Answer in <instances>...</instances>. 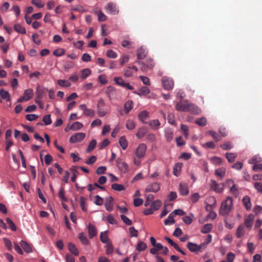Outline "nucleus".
I'll return each mask as SVG.
<instances>
[{
    "mask_svg": "<svg viewBox=\"0 0 262 262\" xmlns=\"http://www.w3.org/2000/svg\"><path fill=\"white\" fill-rule=\"evenodd\" d=\"M176 108L179 111L190 112L192 113L199 114L201 110L192 103L187 101H181L177 103Z\"/></svg>",
    "mask_w": 262,
    "mask_h": 262,
    "instance_id": "obj_1",
    "label": "nucleus"
},
{
    "mask_svg": "<svg viewBox=\"0 0 262 262\" xmlns=\"http://www.w3.org/2000/svg\"><path fill=\"white\" fill-rule=\"evenodd\" d=\"M232 199L228 196L223 201L221 204L220 212L222 215H227L231 210L232 205Z\"/></svg>",
    "mask_w": 262,
    "mask_h": 262,
    "instance_id": "obj_2",
    "label": "nucleus"
},
{
    "mask_svg": "<svg viewBox=\"0 0 262 262\" xmlns=\"http://www.w3.org/2000/svg\"><path fill=\"white\" fill-rule=\"evenodd\" d=\"M97 113L100 117L105 116L108 113L107 108L105 107V103L102 98H100L97 102Z\"/></svg>",
    "mask_w": 262,
    "mask_h": 262,
    "instance_id": "obj_3",
    "label": "nucleus"
},
{
    "mask_svg": "<svg viewBox=\"0 0 262 262\" xmlns=\"http://www.w3.org/2000/svg\"><path fill=\"white\" fill-rule=\"evenodd\" d=\"M161 82L165 90L169 91L173 88L174 81L170 77L167 76L163 77L161 79Z\"/></svg>",
    "mask_w": 262,
    "mask_h": 262,
    "instance_id": "obj_4",
    "label": "nucleus"
},
{
    "mask_svg": "<svg viewBox=\"0 0 262 262\" xmlns=\"http://www.w3.org/2000/svg\"><path fill=\"white\" fill-rule=\"evenodd\" d=\"M116 166L122 173H125L129 171L128 164L121 158L116 160Z\"/></svg>",
    "mask_w": 262,
    "mask_h": 262,
    "instance_id": "obj_5",
    "label": "nucleus"
},
{
    "mask_svg": "<svg viewBox=\"0 0 262 262\" xmlns=\"http://www.w3.org/2000/svg\"><path fill=\"white\" fill-rule=\"evenodd\" d=\"M147 150V146L144 143H140L135 150V154L136 157L142 158L144 157Z\"/></svg>",
    "mask_w": 262,
    "mask_h": 262,
    "instance_id": "obj_6",
    "label": "nucleus"
},
{
    "mask_svg": "<svg viewBox=\"0 0 262 262\" xmlns=\"http://www.w3.org/2000/svg\"><path fill=\"white\" fill-rule=\"evenodd\" d=\"M225 184L229 188L230 192L234 195H237L239 193V189L237 186L234 183L232 180H227Z\"/></svg>",
    "mask_w": 262,
    "mask_h": 262,
    "instance_id": "obj_7",
    "label": "nucleus"
},
{
    "mask_svg": "<svg viewBox=\"0 0 262 262\" xmlns=\"http://www.w3.org/2000/svg\"><path fill=\"white\" fill-rule=\"evenodd\" d=\"M33 96V91L32 89H29L26 90L23 94V95L20 97L17 100L18 102H21L23 101H28Z\"/></svg>",
    "mask_w": 262,
    "mask_h": 262,
    "instance_id": "obj_8",
    "label": "nucleus"
},
{
    "mask_svg": "<svg viewBox=\"0 0 262 262\" xmlns=\"http://www.w3.org/2000/svg\"><path fill=\"white\" fill-rule=\"evenodd\" d=\"M85 137V134L83 133H76L70 138V142L72 143H75L81 141Z\"/></svg>",
    "mask_w": 262,
    "mask_h": 262,
    "instance_id": "obj_9",
    "label": "nucleus"
},
{
    "mask_svg": "<svg viewBox=\"0 0 262 262\" xmlns=\"http://www.w3.org/2000/svg\"><path fill=\"white\" fill-rule=\"evenodd\" d=\"M114 80L115 83L118 85H120L122 87H124L127 88L128 90H133V87L131 85H130L128 83H126L124 82L123 79L120 77H115L114 78Z\"/></svg>",
    "mask_w": 262,
    "mask_h": 262,
    "instance_id": "obj_10",
    "label": "nucleus"
},
{
    "mask_svg": "<svg viewBox=\"0 0 262 262\" xmlns=\"http://www.w3.org/2000/svg\"><path fill=\"white\" fill-rule=\"evenodd\" d=\"M79 108L83 111L84 115L90 117H93L95 116V113L94 111L92 109L87 108L85 104H81L79 106Z\"/></svg>",
    "mask_w": 262,
    "mask_h": 262,
    "instance_id": "obj_11",
    "label": "nucleus"
},
{
    "mask_svg": "<svg viewBox=\"0 0 262 262\" xmlns=\"http://www.w3.org/2000/svg\"><path fill=\"white\" fill-rule=\"evenodd\" d=\"M179 191L181 195H187L189 192L188 184L185 183L181 182L179 184Z\"/></svg>",
    "mask_w": 262,
    "mask_h": 262,
    "instance_id": "obj_12",
    "label": "nucleus"
},
{
    "mask_svg": "<svg viewBox=\"0 0 262 262\" xmlns=\"http://www.w3.org/2000/svg\"><path fill=\"white\" fill-rule=\"evenodd\" d=\"M211 187L216 192L220 193L224 190V185L223 184H218L215 181H212Z\"/></svg>",
    "mask_w": 262,
    "mask_h": 262,
    "instance_id": "obj_13",
    "label": "nucleus"
},
{
    "mask_svg": "<svg viewBox=\"0 0 262 262\" xmlns=\"http://www.w3.org/2000/svg\"><path fill=\"white\" fill-rule=\"evenodd\" d=\"M105 10L108 13L112 15H115L118 13V10L116 5L112 3H110L107 4L105 7Z\"/></svg>",
    "mask_w": 262,
    "mask_h": 262,
    "instance_id": "obj_14",
    "label": "nucleus"
},
{
    "mask_svg": "<svg viewBox=\"0 0 262 262\" xmlns=\"http://www.w3.org/2000/svg\"><path fill=\"white\" fill-rule=\"evenodd\" d=\"M160 189V184L158 182H155L150 185H149L146 188L145 190L147 192H157Z\"/></svg>",
    "mask_w": 262,
    "mask_h": 262,
    "instance_id": "obj_15",
    "label": "nucleus"
},
{
    "mask_svg": "<svg viewBox=\"0 0 262 262\" xmlns=\"http://www.w3.org/2000/svg\"><path fill=\"white\" fill-rule=\"evenodd\" d=\"M254 215L252 214H249L245 219L244 224L245 226L250 230L253 224Z\"/></svg>",
    "mask_w": 262,
    "mask_h": 262,
    "instance_id": "obj_16",
    "label": "nucleus"
},
{
    "mask_svg": "<svg viewBox=\"0 0 262 262\" xmlns=\"http://www.w3.org/2000/svg\"><path fill=\"white\" fill-rule=\"evenodd\" d=\"M113 202L114 200L112 196L107 197L105 199V206L106 209L111 211L113 209Z\"/></svg>",
    "mask_w": 262,
    "mask_h": 262,
    "instance_id": "obj_17",
    "label": "nucleus"
},
{
    "mask_svg": "<svg viewBox=\"0 0 262 262\" xmlns=\"http://www.w3.org/2000/svg\"><path fill=\"white\" fill-rule=\"evenodd\" d=\"M20 245L26 252L29 253L32 252L31 247L26 241L23 240L21 241L20 242Z\"/></svg>",
    "mask_w": 262,
    "mask_h": 262,
    "instance_id": "obj_18",
    "label": "nucleus"
},
{
    "mask_svg": "<svg viewBox=\"0 0 262 262\" xmlns=\"http://www.w3.org/2000/svg\"><path fill=\"white\" fill-rule=\"evenodd\" d=\"M88 232L90 238H92L97 235V232L95 227L90 224L88 227Z\"/></svg>",
    "mask_w": 262,
    "mask_h": 262,
    "instance_id": "obj_19",
    "label": "nucleus"
},
{
    "mask_svg": "<svg viewBox=\"0 0 262 262\" xmlns=\"http://www.w3.org/2000/svg\"><path fill=\"white\" fill-rule=\"evenodd\" d=\"M80 73L81 78L82 79H85L92 74V71L89 68H86L81 70Z\"/></svg>",
    "mask_w": 262,
    "mask_h": 262,
    "instance_id": "obj_20",
    "label": "nucleus"
},
{
    "mask_svg": "<svg viewBox=\"0 0 262 262\" xmlns=\"http://www.w3.org/2000/svg\"><path fill=\"white\" fill-rule=\"evenodd\" d=\"M119 143L123 150L126 149L128 146V142L124 136L120 138Z\"/></svg>",
    "mask_w": 262,
    "mask_h": 262,
    "instance_id": "obj_21",
    "label": "nucleus"
},
{
    "mask_svg": "<svg viewBox=\"0 0 262 262\" xmlns=\"http://www.w3.org/2000/svg\"><path fill=\"white\" fill-rule=\"evenodd\" d=\"M57 82L58 84L61 87L68 88L71 85L70 82L66 79H59L57 80Z\"/></svg>",
    "mask_w": 262,
    "mask_h": 262,
    "instance_id": "obj_22",
    "label": "nucleus"
},
{
    "mask_svg": "<svg viewBox=\"0 0 262 262\" xmlns=\"http://www.w3.org/2000/svg\"><path fill=\"white\" fill-rule=\"evenodd\" d=\"M187 248L191 252H199L198 245L193 243L188 242L187 244Z\"/></svg>",
    "mask_w": 262,
    "mask_h": 262,
    "instance_id": "obj_23",
    "label": "nucleus"
},
{
    "mask_svg": "<svg viewBox=\"0 0 262 262\" xmlns=\"http://www.w3.org/2000/svg\"><path fill=\"white\" fill-rule=\"evenodd\" d=\"M0 96L2 99L9 101L10 100V96L9 92L3 89L0 90Z\"/></svg>",
    "mask_w": 262,
    "mask_h": 262,
    "instance_id": "obj_24",
    "label": "nucleus"
},
{
    "mask_svg": "<svg viewBox=\"0 0 262 262\" xmlns=\"http://www.w3.org/2000/svg\"><path fill=\"white\" fill-rule=\"evenodd\" d=\"M165 137L167 141H170L173 138V132L171 129L167 128L165 130Z\"/></svg>",
    "mask_w": 262,
    "mask_h": 262,
    "instance_id": "obj_25",
    "label": "nucleus"
},
{
    "mask_svg": "<svg viewBox=\"0 0 262 262\" xmlns=\"http://www.w3.org/2000/svg\"><path fill=\"white\" fill-rule=\"evenodd\" d=\"M83 126V125L81 122L77 121L72 124L70 129L73 130H77L82 128Z\"/></svg>",
    "mask_w": 262,
    "mask_h": 262,
    "instance_id": "obj_26",
    "label": "nucleus"
},
{
    "mask_svg": "<svg viewBox=\"0 0 262 262\" xmlns=\"http://www.w3.org/2000/svg\"><path fill=\"white\" fill-rule=\"evenodd\" d=\"M133 102L131 100L127 101L125 102L124 106V109L125 112L127 114L133 108Z\"/></svg>",
    "mask_w": 262,
    "mask_h": 262,
    "instance_id": "obj_27",
    "label": "nucleus"
},
{
    "mask_svg": "<svg viewBox=\"0 0 262 262\" xmlns=\"http://www.w3.org/2000/svg\"><path fill=\"white\" fill-rule=\"evenodd\" d=\"M147 52L143 47L140 48L138 50L137 57L139 59H143L146 55Z\"/></svg>",
    "mask_w": 262,
    "mask_h": 262,
    "instance_id": "obj_28",
    "label": "nucleus"
},
{
    "mask_svg": "<svg viewBox=\"0 0 262 262\" xmlns=\"http://www.w3.org/2000/svg\"><path fill=\"white\" fill-rule=\"evenodd\" d=\"M148 116V112L146 111H143L139 114L138 118L141 121L144 123L145 121L147 119Z\"/></svg>",
    "mask_w": 262,
    "mask_h": 262,
    "instance_id": "obj_29",
    "label": "nucleus"
},
{
    "mask_svg": "<svg viewBox=\"0 0 262 262\" xmlns=\"http://www.w3.org/2000/svg\"><path fill=\"white\" fill-rule=\"evenodd\" d=\"M78 238L80 239L82 244L84 245H88L89 243V240L86 235L82 232L78 234Z\"/></svg>",
    "mask_w": 262,
    "mask_h": 262,
    "instance_id": "obj_30",
    "label": "nucleus"
},
{
    "mask_svg": "<svg viewBox=\"0 0 262 262\" xmlns=\"http://www.w3.org/2000/svg\"><path fill=\"white\" fill-rule=\"evenodd\" d=\"M242 201L246 209L248 210L250 209L251 207V203L250 198L248 197V196H245V197L243 198Z\"/></svg>",
    "mask_w": 262,
    "mask_h": 262,
    "instance_id": "obj_31",
    "label": "nucleus"
},
{
    "mask_svg": "<svg viewBox=\"0 0 262 262\" xmlns=\"http://www.w3.org/2000/svg\"><path fill=\"white\" fill-rule=\"evenodd\" d=\"M111 188L114 190L118 191H121L125 190V187L123 185L118 183L113 184L111 185Z\"/></svg>",
    "mask_w": 262,
    "mask_h": 262,
    "instance_id": "obj_32",
    "label": "nucleus"
},
{
    "mask_svg": "<svg viewBox=\"0 0 262 262\" xmlns=\"http://www.w3.org/2000/svg\"><path fill=\"white\" fill-rule=\"evenodd\" d=\"M208 201L211 203V204H208L206 205V209L207 210H211L215 207V199L214 197L211 196L208 199Z\"/></svg>",
    "mask_w": 262,
    "mask_h": 262,
    "instance_id": "obj_33",
    "label": "nucleus"
},
{
    "mask_svg": "<svg viewBox=\"0 0 262 262\" xmlns=\"http://www.w3.org/2000/svg\"><path fill=\"white\" fill-rule=\"evenodd\" d=\"M173 213H170L168 217L165 220L164 224L166 225H169L174 223Z\"/></svg>",
    "mask_w": 262,
    "mask_h": 262,
    "instance_id": "obj_34",
    "label": "nucleus"
},
{
    "mask_svg": "<svg viewBox=\"0 0 262 262\" xmlns=\"http://www.w3.org/2000/svg\"><path fill=\"white\" fill-rule=\"evenodd\" d=\"M146 133V129L144 127H141L138 130L136 135L138 138H142L144 136Z\"/></svg>",
    "mask_w": 262,
    "mask_h": 262,
    "instance_id": "obj_35",
    "label": "nucleus"
},
{
    "mask_svg": "<svg viewBox=\"0 0 262 262\" xmlns=\"http://www.w3.org/2000/svg\"><path fill=\"white\" fill-rule=\"evenodd\" d=\"M14 30L18 33L20 34H25L26 33V29L19 24H16L14 26Z\"/></svg>",
    "mask_w": 262,
    "mask_h": 262,
    "instance_id": "obj_36",
    "label": "nucleus"
},
{
    "mask_svg": "<svg viewBox=\"0 0 262 262\" xmlns=\"http://www.w3.org/2000/svg\"><path fill=\"white\" fill-rule=\"evenodd\" d=\"M69 250L75 255H78L79 252L74 244L69 243L68 245Z\"/></svg>",
    "mask_w": 262,
    "mask_h": 262,
    "instance_id": "obj_37",
    "label": "nucleus"
},
{
    "mask_svg": "<svg viewBox=\"0 0 262 262\" xmlns=\"http://www.w3.org/2000/svg\"><path fill=\"white\" fill-rule=\"evenodd\" d=\"M181 167L182 164L181 163H177L174 165L173 170V173L174 176L178 177L179 175L181 170Z\"/></svg>",
    "mask_w": 262,
    "mask_h": 262,
    "instance_id": "obj_38",
    "label": "nucleus"
},
{
    "mask_svg": "<svg viewBox=\"0 0 262 262\" xmlns=\"http://www.w3.org/2000/svg\"><path fill=\"white\" fill-rule=\"evenodd\" d=\"M136 127V123L133 120L128 119L126 122V127L129 130L134 129Z\"/></svg>",
    "mask_w": 262,
    "mask_h": 262,
    "instance_id": "obj_39",
    "label": "nucleus"
},
{
    "mask_svg": "<svg viewBox=\"0 0 262 262\" xmlns=\"http://www.w3.org/2000/svg\"><path fill=\"white\" fill-rule=\"evenodd\" d=\"M245 231L243 226H239L236 230V236L237 238L243 236L245 234Z\"/></svg>",
    "mask_w": 262,
    "mask_h": 262,
    "instance_id": "obj_40",
    "label": "nucleus"
},
{
    "mask_svg": "<svg viewBox=\"0 0 262 262\" xmlns=\"http://www.w3.org/2000/svg\"><path fill=\"white\" fill-rule=\"evenodd\" d=\"M66 51L63 48H58L55 50L53 53V55L57 57H60L64 55Z\"/></svg>",
    "mask_w": 262,
    "mask_h": 262,
    "instance_id": "obj_41",
    "label": "nucleus"
},
{
    "mask_svg": "<svg viewBox=\"0 0 262 262\" xmlns=\"http://www.w3.org/2000/svg\"><path fill=\"white\" fill-rule=\"evenodd\" d=\"M95 13L97 14L98 17V20L100 21H105L106 19V15L102 13L101 10H98L95 11Z\"/></svg>",
    "mask_w": 262,
    "mask_h": 262,
    "instance_id": "obj_42",
    "label": "nucleus"
},
{
    "mask_svg": "<svg viewBox=\"0 0 262 262\" xmlns=\"http://www.w3.org/2000/svg\"><path fill=\"white\" fill-rule=\"evenodd\" d=\"M105 247L107 254H110L113 252L114 248L111 242L105 243Z\"/></svg>",
    "mask_w": 262,
    "mask_h": 262,
    "instance_id": "obj_43",
    "label": "nucleus"
},
{
    "mask_svg": "<svg viewBox=\"0 0 262 262\" xmlns=\"http://www.w3.org/2000/svg\"><path fill=\"white\" fill-rule=\"evenodd\" d=\"M100 237L101 241L104 244L110 242L108 237L106 231L101 233Z\"/></svg>",
    "mask_w": 262,
    "mask_h": 262,
    "instance_id": "obj_44",
    "label": "nucleus"
},
{
    "mask_svg": "<svg viewBox=\"0 0 262 262\" xmlns=\"http://www.w3.org/2000/svg\"><path fill=\"white\" fill-rule=\"evenodd\" d=\"M99 82L102 85L106 84L108 82L107 77L104 74H101L98 77Z\"/></svg>",
    "mask_w": 262,
    "mask_h": 262,
    "instance_id": "obj_45",
    "label": "nucleus"
},
{
    "mask_svg": "<svg viewBox=\"0 0 262 262\" xmlns=\"http://www.w3.org/2000/svg\"><path fill=\"white\" fill-rule=\"evenodd\" d=\"M161 205V201L159 200H156L152 203L151 205V207L154 210H157L159 209Z\"/></svg>",
    "mask_w": 262,
    "mask_h": 262,
    "instance_id": "obj_46",
    "label": "nucleus"
},
{
    "mask_svg": "<svg viewBox=\"0 0 262 262\" xmlns=\"http://www.w3.org/2000/svg\"><path fill=\"white\" fill-rule=\"evenodd\" d=\"M212 228V225L211 224H207L205 225L201 230V232L203 233H207L209 232Z\"/></svg>",
    "mask_w": 262,
    "mask_h": 262,
    "instance_id": "obj_47",
    "label": "nucleus"
},
{
    "mask_svg": "<svg viewBox=\"0 0 262 262\" xmlns=\"http://www.w3.org/2000/svg\"><path fill=\"white\" fill-rule=\"evenodd\" d=\"M149 125L151 128L154 129H158L160 125V123L158 120L155 119L151 120L149 122Z\"/></svg>",
    "mask_w": 262,
    "mask_h": 262,
    "instance_id": "obj_48",
    "label": "nucleus"
},
{
    "mask_svg": "<svg viewBox=\"0 0 262 262\" xmlns=\"http://www.w3.org/2000/svg\"><path fill=\"white\" fill-rule=\"evenodd\" d=\"M149 93V90L146 86H143L141 88L138 94L140 96L141 95H146Z\"/></svg>",
    "mask_w": 262,
    "mask_h": 262,
    "instance_id": "obj_49",
    "label": "nucleus"
},
{
    "mask_svg": "<svg viewBox=\"0 0 262 262\" xmlns=\"http://www.w3.org/2000/svg\"><path fill=\"white\" fill-rule=\"evenodd\" d=\"M235 257V255L233 253L229 252L227 255V260H223L222 262H233Z\"/></svg>",
    "mask_w": 262,
    "mask_h": 262,
    "instance_id": "obj_50",
    "label": "nucleus"
},
{
    "mask_svg": "<svg viewBox=\"0 0 262 262\" xmlns=\"http://www.w3.org/2000/svg\"><path fill=\"white\" fill-rule=\"evenodd\" d=\"M262 160L261 157L258 156H255L249 160V163L250 164H257V163L260 162Z\"/></svg>",
    "mask_w": 262,
    "mask_h": 262,
    "instance_id": "obj_51",
    "label": "nucleus"
},
{
    "mask_svg": "<svg viewBox=\"0 0 262 262\" xmlns=\"http://www.w3.org/2000/svg\"><path fill=\"white\" fill-rule=\"evenodd\" d=\"M147 246L145 243L140 241L137 246V250L139 251H142L146 249Z\"/></svg>",
    "mask_w": 262,
    "mask_h": 262,
    "instance_id": "obj_52",
    "label": "nucleus"
},
{
    "mask_svg": "<svg viewBox=\"0 0 262 262\" xmlns=\"http://www.w3.org/2000/svg\"><path fill=\"white\" fill-rule=\"evenodd\" d=\"M97 144L96 140L95 139L92 140L90 143H89L88 147L86 149V151L88 152H90L91 150H92L96 146Z\"/></svg>",
    "mask_w": 262,
    "mask_h": 262,
    "instance_id": "obj_53",
    "label": "nucleus"
},
{
    "mask_svg": "<svg viewBox=\"0 0 262 262\" xmlns=\"http://www.w3.org/2000/svg\"><path fill=\"white\" fill-rule=\"evenodd\" d=\"M80 205L83 211H85L86 210L87 207L86 205V199L84 197H80Z\"/></svg>",
    "mask_w": 262,
    "mask_h": 262,
    "instance_id": "obj_54",
    "label": "nucleus"
},
{
    "mask_svg": "<svg viewBox=\"0 0 262 262\" xmlns=\"http://www.w3.org/2000/svg\"><path fill=\"white\" fill-rule=\"evenodd\" d=\"M42 121L46 125H50L52 123L50 115H45L42 118Z\"/></svg>",
    "mask_w": 262,
    "mask_h": 262,
    "instance_id": "obj_55",
    "label": "nucleus"
},
{
    "mask_svg": "<svg viewBox=\"0 0 262 262\" xmlns=\"http://www.w3.org/2000/svg\"><path fill=\"white\" fill-rule=\"evenodd\" d=\"M226 156L228 159V161L231 163L234 161L235 158L236 157V155L234 153H227Z\"/></svg>",
    "mask_w": 262,
    "mask_h": 262,
    "instance_id": "obj_56",
    "label": "nucleus"
},
{
    "mask_svg": "<svg viewBox=\"0 0 262 262\" xmlns=\"http://www.w3.org/2000/svg\"><path fill=\"white\" fill-rule=\"evenodd\" d=\"M194 217L193 214L191 213L190 216H186L183 217V222L187 225L190 224L192 221V218Z\"/></svg>",
    "mask_w": 262,
    "mask_h": 262,
    "instance_id": "obj_57",
    "label": "nucleus"
},
{
    "mask_svg": "<svg viewBox=\"0 0 262 262\" xmlns=\"http://www.w3.org/2000/svg\"><path fill=\"white\" fill-rule=\"evenodd\" d=\"M200 198V194L196 192V193H194L193 194H192L190 196V200L191 201V202H192L193 203H195L196 202H197L198 201V200H199V199Z\"/></svg>",
    "mask_w": 262,
    "mask_h": 262,
    "instance_id": "obj_58",
    "label": "nucleus"
},
{
    "mask_svg": "<svg viewBox=\"0 0 262 262\" xmlns=\"http://www.w3.org/2000/svg\"><path fill=\"white\" fill-rule=\"evenodd\" d=\"M195 122L199 125L205 126L206 124L207 120L205 118L202 117L196 119Z\"/></svg>",
    "mask_w": 262,
    "mask_h": 262,
    "instance_id": "obj_59",
    "label": "nucleus"
},
{
    "mask_svg": "<svg viewBox=\"0 0 262 262\" xmlns=\"http://www.w3.org/2000/svg\"><path fill=\"white\" fill-rule=\"evenodd\" d=\"M207 134L211 135L216 141L220 140V136L215 132L210 130L207 132Z\"/></svg>",
    "mask_w": 262,
    "mask_h": 262,
    "instance_id": "obj_60",
    "label": "nucleus"
},
{
    "mask_svg": "<svg viewBox=\"0 0 262 262\" xmlns=\"http://www.w3.org/2000/svg\"><path fill=\"white\" fill-rule=\"evenodd\" d=\"M106 55L111 58H116L117 57V54L112 50H109L107 51Z\"/></svg>",
    "mask_w": 262,
    "mask_h": 262,
    "instance_id": "obj_61",
    "label": "nucleus"
},
{
    "mask_svg": "<svg viewBox=\"0 0 262 262\" xmlns=\"http://www.w3.org/2000/svg\"><path fill=\"white\" fill-rule=\"evenodd\" d=\"M31 3L38 8H42L44 6V4L41 0H32Z\"/></svg>",
    "mask_w": 262,
    "mask_h": 262,
    "instance_id": "obj_62",
    "label": "nucleus"
},
{
    "mask_svg": "<svg viewBox=\"0 0 262 262\" xmlns=\"http://www.w3.org/2000/svg\"><path fill=\"white\" fill-rule=\"evenodd\" d=\"M3 241H4V244H5V246L7 247V249L9 251H11L12 250V246L11 241L6 238H4L3 239Z\"/></svg>",
    "mask_w": 262,
    "mask_h": 262,
    "instance_id": "obj_63",
    "label": "nucleus"
},
{
    "mask_svg": "<svg viewBox=\"0 0 262 262\" xmlns=\"http://www.w3.org/2000/svg\"><path fill=\"white\" fill-rule=\"evenodd\" d=\"M255 189L259 192L262 193V183L260 182H255L254 184Z\"/></svg>",
    "mask_w": 262,
    "mask_h": 262,
    "instance_id": "obj_64",
    "label": "nucleus"
}]
</instances>
